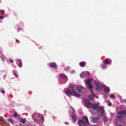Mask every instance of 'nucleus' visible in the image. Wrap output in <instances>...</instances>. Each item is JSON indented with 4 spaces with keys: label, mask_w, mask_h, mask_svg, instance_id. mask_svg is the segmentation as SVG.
Listing matches in <instances>:
<instances>
[{
    "label": "nucleus",
    "mask_w": 126,
    "mask_h": 126,
    "mask_svg": "<svg viewBox=\"0 0 126 126\" xmlns=\"http://www.w3.org/2000/svg\"><path fill=\"white\" fill-rule=\"evenodd\" d=\"M112 105V103H108V105L109 106H111Z\"/></svg>",
    "instance_id": "nucleus-29"
},
{
    "label": "nucleus",
    "mask_w": 126,
    "mask_h": 126,
    "mask_svg": "<svg viewBox=\"0 0 126 126\" xmlns=\"http://www.w3.org/2000/svg\"><path fill=\"white\" fill-rule=\"evenodd\" d=\"M75 111V110L72 107H70L69 111H68L69 113L70 114Z\"/></svg>",
    "instance_id": "nucleus-15"
},
{
    "label": "nucleus",
    "mask_w": 126,
    "mask_h": 126,
    "mask_svg": "<svg viewBox=\"0 0 126 126\" xmlns=\"http://www.w3.org/2000/svg\"><path fill=\"white\" fill-rule=\"evenodd\" d=\"M96 88V89L98 91L101 90L104 91L105 92L109 93L110 91V89L107 86L104 85H100L98 83L95 85Z\"/></svg>",
    "instance_id": "nucleus-3"
},
{
    "label": "nucleus",
    "mask_w": 126,
    "mask_h": 126,
    "mask_svg": "<svg viewBox=\"0 0 126 126\" xmlns=\"http://www.w3.org/2000/svg\"><path fill=\"white\" fill-rule=\"evenodd\" d=\"M60 76L62 78L65 82H66L68 79L67 77L65 75L62 74L60 75Z\"/></svg>",
    "instance_id": "nucleus-9"
},
{
    "label": "nucleus",
    "mask_w": 126,
    "mask_h": 126,
    "mask_svg": "<svg viewBox=\"0 0 126 126\" xmlns=\"http://www.w3.org/2000/svg\"><path fill=\"white\" fill-rule=\"evenodd\" d=\"M118 126H123L121 125H118Z\"/></svg>",
    "instance_id": "nucleus-41"
},
{
    "label": "nucleus",
    "mask_w": 126,
    "mask_h": 126,
    "mask_svg": "<svg viewBox=\"0 0 126 126\" xmlns=\"http://www.w3.org/2000/svg\"><path fill=\"white\" fill-rule=\"evenodd\" d=\"M74 86H70L67 88H65L64 92L69 97L72 95L77 97H80V95L74 90Z\"/></svg>",
    "instance_id": "nucleus-2"
},
{
    "label": "nucleus",
    "mask_w": 126,
    "mask_h": 126,
    "mask_svg": "<svg viewBox=\"0 0 126 126\" xmlns=\"http://www.w3.org/2000/svg\"><path fill=\"white\" fill-rule=\"evenodd\" d=\"M16 41L17 42H19V41L17 39L16 40Z\"/></svg>",
    "instance_id": "nucleus-40"
},
{
    "label": "nucleus",
    "mask_w": 126,
    "mask_h": 126,
    "mask_svg": "<svg viewBox=\"0 0 126 126\" xmlns=\"http://www.w3.org/2000/svg\"><path fill=\"white\" fill-rule=\"evenodd\" d=\"M107 67L106 65L103 64L102 65V68L103 69H105Z\"/></svg>",
    "instance_id": "nucleus-25"
},
{
    "label": "nucleus",
    "mask_w": 126,
    "mask_h": 126,
    "mask_svg": "<svg viewBox=\"0 0 126 126\" xmlns=\"http://www.w3.org/2000/svg\"><path fill=\"white\" fill-rule=\"evenodd\" d=\"M83 119L84 121H86L87 124H89V121H88L87 117L86 116H84L83 117Z\"/></svg>",
    "instance_id": "nucleus-20"
},
{
    "label": "nucleus",
    "mask_w": 126,
    "mask_h": 126,
    "mask_svg": "<svg viewBox=\"0 0 126 126\" xmlns=\"http://www.w3.org/2000/svg\"><path fill=\"white\" fill-rule=\"evenodd\" d=\"M16 64L18 65L19 66L21 67L22 66V62L21 60L17 59L16 60Z\"/></svg>",
    "instance_id": "nucleus-13"
},
{
    "label": "nucleus",
    "mask_w": 126,
    "mask_h": 126,
    "mask_svg": "<svg viewBox=\"0 0 126 126\" xmlns=\"http://www.w3.org/2000/svg\"><path fill=\"white\" fill-rule=\"evenodd\" d=\"M21 29L20 28H18V31L19 32V30L20 29Z\"/></svg>",
    "instance_id": "nucleus-39"
},
{
    "label": "nucleus",
    "mask_w": 126,
    "mask_h": 126,
    "mask_svg": "<svg viewBox=\"0 0 126 126\" xmlns=\"http://www.w3.org/2000/svg\"><path fill=\"white\" fill-rule=\"evenodd\" d=\"M125 113L126 114V110H125Z\"/></svg>",
    "instance_id": "nucleus-43"
},
{
    "label": "nucleus",
    "mask_w": 126,
    "mask_h": 126,
    "mask_svg": "<svg viewBox=\"0 0 126 126\" xmlns=\"http://www.w3.org/2000/svg\"><path fill=\"white\" fill-rule=\"evenodd\" d=\"M65 124L66 125H67L68 124V123L67 122H65Z\"/></svg>",
    "instance_id": "nucleus-38"
},
{
    "label": "nucleus",
    "mask_w": 126,
    "mask_h": 126,
    "mask_svg": "<svg viewBox=\"0 0 126 126\" xmlns=\"http://www.w3.org/2000/svg\"><path fill=\"white\" fill-rule=\"evenodd\" d=\"M14 115V116L15 117H16V116H17V113H16V112H15Z\"/></svg>",
    "instance_id": "nucleus-31"
},
{
    "label": "nucleus",
    "mask_w": 126,
    "mask_h": 126,
    "mask_svg": "<svg viewBox=\"0 0 126 126\" xmlns=\"http://www.w3.org/2000/svg\"><path fill=\"white\" fill-rule=\"evenodd\" d=\"M76 90L78 92L81 94H83L85 92V88L82 86L77 87Z\"/></svg>",
    "instance_id": "nucleus-7"
},
{
    "label": "nucleus",
    "mask_w": 126,
    "mask_h": 126,
    "mask_svg": "<svg viewBox=\"0 0 126 126\" xmlns=\"http://www.w3.org/2000/svg\"><path fill=\"white\" fill-rule=\"evenodd\" d=\"M80 65L82 67L85 66L86 65V63L85 62H80L79 63Z\"/></svg>",
    "instance_id": "nucleus-19"
},
{
    "label": "nucleus",
    "mask_w": 126,
    "mask_h": 126,
    "mask_svg": "<svg viewBox=\"0 0 126 126\" xmlns=\"http://www.w3.org/2000/svg\"><path fill=\"white\" fill-rule=\"evenodd\" d=\"M14 75L16 77V78L18 77V76L16 73H14Z\"/></svg>",
    "instance_id": "nucleus-30"
},
{
    "label": "nucleus",
    "mask_w": 126,
    "mask_h": 126,
    "mask_svg": "<svg viewBox=\"0 0 126 126\" xmlns=\"http://www.w3.org/2000/svg\"><path fill=\"white\" fill-rule=\"evenodd\" d=\"M118 113L117 118L119 121L122 120L126 118V114L124 111L118 112Z\"/></svg>",
    "instance_id": "nucleus-5"
},
{
    "label": "nucleus",
    "mask_w": 126,
    "mask_h": 126,
    "mask_svg": "<svg viewBox=\"0 0 126 126\" xmlns=\"http://www.w3.org/2000/svg\"><path fill=\"white\" fill-rule=\"evenodd\" d=\"M124 101H125V102L126 103V100H124Z\"/></svg>",
    "instance_id": "nucleus-42"
},
{
    "label": "nucleus",
    "mask_w": 126,
    "mask_h": 126,
    "mask_svg": "<svg viewBox=\"0 0 126 126\" xmlns=\"http://www.w3.org/2000/svg\"><path fill=\"white\" fill-rule=\"evenodd\" d=\"M4 13V11L3 10H1L0 11V14L3 15Z\"/></svg>",
    "instance_id": "nucleus-27"
},
{
    "label": "nucleus",
    "mask_w": 126,
    "mask_h": 126,
    "mask_svg": "<svg viewBox=\"0 0 126 126\" xmlns=\"http://www.w3.org/2000/svg\"><path fill=\"white\" fill-rule=\"evenodd\" d=\"M92 81V79H89L84 80L85 84L88 85L89 88L90 89H92L93 88V86L91 83Z\"/></svg>",
    "instance_id": "nucleus-6"
},
{
    "label": "nucleus",
    "mask_w": 126,
    "mask_h": 126,
    "mask_svg": "<svg viewBox=\"0 0 126 126\" xmlns=\"http://www.w3.org/2000/svg\"><path fill=\"white\" fill-rule=\"evenodd\" d=\"M56 66V64L54 63H52L50 64V66L52 68H55Z\"/></svg>",
    "instance_id": "nucleus-18"
},
{
    "label": "nucleus",
    "mask_w": 126,
    "mask_h": 126,
    "mask_svg": "<svg viewBox=\"0 0 126 126\" xmlns=\"http://www.w3.org/2000/svg\"><path fill=\"white\" fill-rule=\"evenodd\" d=\"M8 120L9 122H10L12 124H13V120L9 118L8 119Z\"/></svg>",
    "instance_id": "nucleus-23"
},
{
    "label": "nucleus",
    "mask_w": 126,
    "mask_h": 126,
    "mask_svg": "<svg viewBox=\"0 0 126 126\" xmlns=\"http://www.w3.org/2000/svg\"><path fill=\"white\" fill-rule=\"evenodd\" d=\"M71 117H72V119H73V120L74 121V122L73 123H74L76 121V117L75 116V114H73L71 116Z\"/></svg>",
    "instance_id": "nucleus-16"
},
{
    "label": "nucleus",
    "mask_w": 126,
    "mask_h": 126,
    "mask_svg": "<svg viewBox=\"0 0 126 126\" xmlns=\"http://www.w3.org/2000/svg\"><path fill=\"white\" fill-rule=\"evenodd\" d=\"M3 18V17L2 16H0V18L1 19H2Z\"/></svg>",
    "instance_id": "nucleus-37"
},
{
    "label": "nucleus",
    "mask_w": 126,
    "mask_h": 126,
    "mask_svg": "<svg viewBox=\"0 0 126 126\" xmlns=\"http://www.w3.org/2000/svg\"><path fill=\"white\" fill-rule=\"evenodd\" d=\"M108 120V119L107 118V117H106V116H105L104 117V121L105 122H106Z\"/></svg>",
    "instance_id": "nucleus-26"
},
{
    "label": "nucleus",
    "mask_w": 126,
    "mask_h": 126,
    "mask_svg": "<svg viewBox=\"0 0 126 126\" xmlns=\"http://www.w3.org/2000/svg\"><path fill=\"white\" fill-rule=\"evenodd\" d=\"M91 92L92 93V94L90 95L89 96V98L90 99L92 100L94 97V94L93 93V91L92 90H91Z\"/></svg>",
    "instance_id": "nucleus-14"
},
{
    "label": "nucleus",
    "mask_w": 126,
    "mask_h": 126,
    "mask_svg": "<svg viewBox=\"0 0 126 126\" xmlns=\"http://www.w3.org/2000/svg\"><path fill=\"white\" fill-rule=\"evenodd\" d=\"M89 74V73L88 71H85L81 73L80 77L82 78L87 77Z\"/></svg>",
    "instance_id": "nucleus-8"
},
{
    "label": "nucleus",
    "mask_w": 126,
    "mask_h": 126,
    "mask_svg": "<svg viewBox=\"0 0 126 126\" xmlns=\"http://www.w3.org/2000/svg\"><path fill=\"white\" fill-rule=\"evenodd\" d=\"M94 97H95L96 98H98V96L96 95H94Z\"/></svg>",
    "instance_id": "nucleus-34"
},
{
    "label": "nucleus",
    "mask_w": 126,
    "mask_h": 126,
    "mask_svg": "<svg viewBox=\"0 0 126 126\" xmlns=\"http://www.w3.org/2000/svg\"><path fill=\"white\" fill-rule=\"evenodd\" d=\"M103 62L105 64H109L111 63V62L109 61L107 59H106Z\"/></svg>",
    "instance_id": "nucleus-17"
},
{
    "label": "nucleus",
    "mask_w": 126,
    "mask_h": 126,
    "mask_svg": "<svg viewBox=\"0 0 126 126\" xmlns=\"http://www.w3.org/2000/svg\"><path fill=\"white\" fill-rule=\"evenodd\" d=\"M109 96L108 94H105L103 96V97L104 98H107Z\"/></svg>",
    "instance_id": "nucleus-24"
},
{
    "label": "nucleus",
    "mask_w": 126,
    "mask_h": 126,
    "mask_svg": "<svg viewBox=\"0 0 126 126\" xmlns=\"http://www.w3.org/2000/svg\"><path fill=\"white\" fill-rule=\"evenodd\" d=\"M9 60L11 62H12L13 61V60L11 59H9Z\"/></svg>",
    "instance_id": "nucleus-33"
},
{
    "label": "nucleus",
    "mask_w": 126,
    "mask_h": 126,
    "mask_svg": "<svg viewBox=\"0 0 126 126\" xmlns=\"http://www.w3.org/2000/svg\"><path fill=\"white\" fill-rule=\"evenodd\" d=\"M32 117L33 120L39 123V122H41V120L43 121L44 118L39 113H34L32 115Z\"/></svg>",
    "instance_id": "nucleus-4"
},
{
    "label": "nucleus",
    "mask_w": 126,
    "mask_h": 126,
    "mask_svg": "<svg viewBox=\"0 0 126 126\" xmlns=\"http://www.w3.org/2000/svg\"><path fill=\"white\" fill-rule=\"evenodd\" d=\"M1 92L3 94H4L5 93V92L3 90H1Z\"/></svg>",
    "instance_id": "nucleus-35"
},
{
    "label": "nucleus",
    "mask_w": 126,
    "mask_h": 126,
    "mask_svg": "<svg viewBox=\"0 0 126 126\" xmlns=\"http://www.w3.org/2000/svg\"><path fill=\"white\" fill-rule=\"evenodd\" d=\"M85 104L86 107L89 109L91 108V106L92 104L90 102V101L87 100L85 101Z\"/></svg>",
    "instance_id": "nucleus-11"
},
{
    "label": "nucleus",
    "mask_w": 126,
    "mask_h": 126,
    "mask_svg": "<svg viewBox=\"0 0 126 126\" xmlns=\"http://www.w3.org/2000/svg\"><path fill=\"white\" fill-rule=\"evenodd\" d=\"M39 126H44L42 124H40L39 125Z\"/></svg>",
    "instance_id": "nucleus-36"
},
{
    "label": "nucleus",
    "mask_w": 126,
    "mask_h": 126,
    "mask_svg": "<svg viewBox=\"0 0 126 126\" xmlns=\"http://www.w3.org/2000/svg\"><path fill=\"white\" fill-rule=\"evenodd\" d=\"M100 103H98L97 104L93 103L91 105V108L92 109L89 110V111L93 114L99 112L101 115H103L104 114L105 110L104 107L101 106L98 108V106Z\"/></svg>",
    "instance_id": "nucleus-1"
},
{
    "label": "nucleus",
    "mask_w": 126,
    "mask_h": 126,
    "mask_svg": "<svg viewBox=\"0 0 126 126\" xmlns=\"http://www.w3.org/2000/svg\"><path fill=\"white\" fill-rule=\"evenodd\" d=\"M110 96L111 98H114L115 97V95L114 94H111Z\"/></svg>",
    "instance_id": "nucleus-28"
},
{
    "label": "nucleus",
    "mask_w": 126,
    "mask_h": 126,
    "mask_svg": "<svg viewBox=\"0 0 126 126\" xmlns=\"http://www.w3.org/2000/svg\"><path fill=\"white\" fill-rule=\"evenodd\" d=\"M98 117L96 116L95 117H93L91 118V120L92 122L93 123H97L98 121Z\"/></svg>",
    "instance_id": "nucleus-10"
},
{
    "label": "nucleus",
    "mask_w": 126,
    "mask_h": 126,
    "mask_svg": "<svg viewBox=\"0 0 126 126\" xmlns=\"http://www.w3.org/2000/svg\"><path fill=\"white\" fill-rule=\"evenodd\" d=\"M80 126H87V124L82 120H80L79 122Z\"/></svg>",
    "instance_id": "nucleus-12"
},
{
    "label": "nucleus",
    "mask_w": 126,
    "mask_h": 126,
    "mask_svg": "<svg viewBox=\"0 0 126 126\" xmlns=\"http://www.w3.org/2000/svg\"><path fill=\"white\" fill-rule=\"evenodd\" d=\"M75 72V71L74 70L72 71L71 72V73L72 74L74 73Z\"/></svg>",
    "instance_id": "nucleus-32"
},
{
    "label": "nucleus",
    "mask_w": 126,
    "mask_h": 126,
    "mask_svg": "<svg viewBox=\"0 0 126 126\" xmlns=\"http://www.w3.org/2000/svg\"><path fill=\"white\" fill-rule=\"evenodd\" d=\"M93 83L95 85H96L98 84V82L97 80H95L93 82Z\"/></svg>",
    "instance_id": "nucleus-22"
},
{
    "label": "nucleus",
    "mask_w": 126,
    "mask_h": 126,
    "mask_svg": "<svg viewBox=\"0 0 126 126\" xmlns=\"http://www.w3.org/2000/svg\"><path fill=\"white\" fill-rule=\"evenodd\" d=\"M20 121L22 123H24L26 122V120L24 119L21 118L20 119Z\"/></svg>",
    "instance_id": "nucleus-21"
}]
</instances>
